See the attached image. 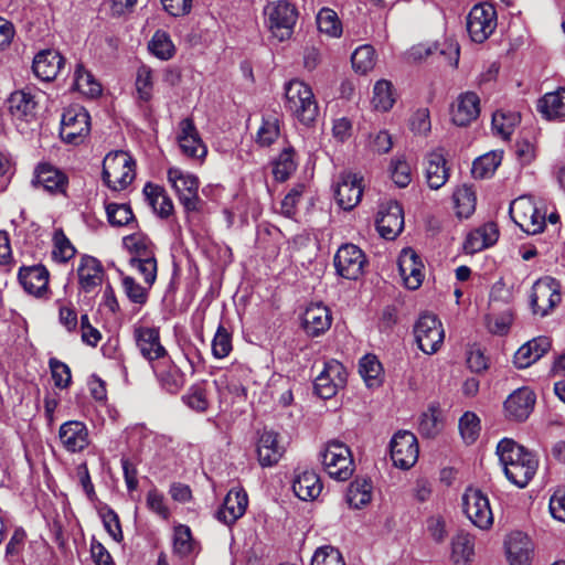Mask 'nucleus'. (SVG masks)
I'll use <instances>...</instances> for the list:
<instances>
[{
  "mask_svg": "<svg viewBox=\"0 0 565 565\" xmlns=\"http://www.w3.org/2000/svg\"><path fill=\"white\" fill-rule=\"evenodd\" d=\"M390 450L394 466L407 470L418 459L419 448L417 438L408 430H399L393 436Z\"/></svg>",
  "mask_w": 565,
  "mask_h": 565,
  "instance_id": "14",
  "label": "nucleus"
},
{
  "mask_svg": "<svg viewBox=\"0 0 565 565\" xmlns=\"http://www.w3.org/2000/svg\"><path fill=\"white\" fill-rule=\"evenodd\" d=\"M265 15L275 36L282 41L291 35L297 21V11L291 3L284 0L271 2L266 6Z\"/></svg>",
  "mask_w": 565,
  "mask_h": 565,
  "instance_id": "13",
  "label": "nucleus"
},
{
  "mask_svg": "<svg viewBox=\"0 0 565 565\" xmlns=\"http://www.w3.org/2000/svg\"><path fill=\"white\" fill-rule=\"evenodd\" d=\"M150 52L160 60H169L173 56L174 45L164 31H157L148 44Z\"/></svg>",
  "mask_w": 565,
  "mask_h": 565,
  "instance_id": "53",
  "label": "nucleus"
},
{
  "mask_svg": "<svg viewBox=\"0 0 565 565\" xmlns=\"http://www.w3.org/2000/svg\"><path fill=\"white\" fill-rule=\"evenodd\" d=\"M173 550L180 556H188L195 550V543L192 539L189 526L180 524L174 529Z\"/></svg>",
  "mask_w": 565,
  "mask_h": 565,
  "instance_id": "55",
  "label": "nucleus"
},
{
  "mask_svg": "<svg viewBox=\"0 0 565 565\" xmlns=\"http://www.w3.org/2000/svg\"><path fill=\"white\" fill-rule=\"evenodd\" d=\"M34 188H42L50 194H65L68 185L67 175L49 163H40L32 179Z\"/></svg>",
  "mask_w": 565,
  "mask_h": 565,
  "instance_id": "22",
  "label": "nucleus"
},
{
  "mask_svg": "<svg viewBox=\"0 0 565 565\" xmlns=\"http://www.w3.org/2000/svg\"><path fill=\"white\" fill-rule=\"evenodd\" d=\"M81 288L85 292L93 291L98 287L104 277V269L100 262L93 256H84L77 269Z\"/></svg>",
  "mask_w": 565,
  "mask_h": 565,
  "instance_id": "33",
  "label": "nucleus"
},
{
  "mask_svg": "<svg viewBox=\"0 0 565 565\" xmlns=\"http://www.w3.org/2000/svg\"><path fill=\"white\" fill-rule=\"evenodd\" d=\"M536 396L530 387L513 391L504 402L505 415L515 422L525 420L533 412Z\"/></svg>",
  "mask_w": 565,
  "mask_h": 565,
  "instance_id": "23",
  "label": "nucleus"
},
{
  "mask_svg": "<svg viewBox=\"0 0 565 565\" xmlns=\"http://www.w3.org/2000/svg\"><path fill=\"white\" fill-rule=\"evenodd\" d=\"M247 505L248 497L246 491L242 488H233L227 492L215 516L220 522L233 525L245 514Z\"/></svg>",
  "mask_w": 565,
  "mask_h": 565,
  "instance_id": "24",
  "label": "nucleus"
},
{
  "mask_svg": "<svg viewBox=\"0 0 565 565\" xmlns=\"http://www.w3.org/2000/svg\"><path fill=\"white\" fill-rule=\"evenodd\" d=\"M8 108L18 127L38 119L39 102L30 90L13 92L8 99Z\"/></svg>",
  "mask_w": 565,
  "mask_h": 565,
  "instance_id": "17",
  "label": "nucleus"
},
{
  "mask_svg": "<svg viewBox=\"0 0 565 565\" xmlns=\"http://www.w3.org/2000/svg\"><path fill=\"white\" fill-rule=\"evenodd\" d=\"M359 372L367 387H377L381 385L383 369L375 355H364L360 360Z\"/></svg>",
  "mask_w": 565,
  "mask_h": 565,
  "instance_id": "41",
  "label": "nucleus"
},
{
  "mask_svg": "<svg viewBox=\"0 0 565 565\" xmlns=\"http://www.w3.org/2000/svg\"><path fill=\"white\" fill-rule=\"evenodd\" d=\"M456 214L460 218L469 217L476 209V195L471 188L462 185L452 194Z\"/></svg>",
  "mask_w": 565,
  "mask_h": 565,
  "instance_id": "44",
  "label": "nucleus"
},
{
  "mask_svg": "<svg viewBox=\"0 0 565 565\" xmlns=\"http://www.w3.org/2000/svg\"><path fill=\"white\" fill-rule=\"evenodd\" d=\"M89 119L88 113L83 107L65 109L60 129L62 140L71 145L82 143L89 132Z\"/></svg>",
  "mask_w": 565,
  "mask_h": 565,
  "instance_id": "11",
  "label": "nucleus"
},
{
  "mask_svg": "<svg viewBox=\"0 0 565 565\" xmlns=\"http://www.w3.org/2000/svg\"><path fill=\"white\" fill-rule=\"evenodd\" d=\"M317 25L320 32L330 36H340L342 29L337 13L328 8H323L317 15Z\"/></svg>",
  "mask_w": 565,
  "mask_h": 565,
  "instance_id": "57",
  "label": "nucleus"
},
{
  "mask_svg": "<svg viewBox=\"0 0 565 565\" xmlns=\"http://www.w3.org/2000/svg\"><path fill=\"white\" fill-rule=\"evenodd\" d=\"M248 377V370L242 365L233 366L225 374L214 381L221 398L230 395L232 402L245 401L247 390L244 381Z\"/></svg>",
  "mask_w": 565,
  "mask_h": 565,
  "instance_id": "19",
  "label": "nucleus"
},
{
  "mask_svg": "<svg viewBox=\"0 0 565 565\" xmlns=\"http://www.w3.org/2000/svg\"><path fill=\"white\" fill-rule=\"evenodd\" d=\"M497 455L507 479L519 488H525L536 475L539 459L513 439L503 438L497 446Z\"/></svg>",
  "mask_w": 565,
  "mask_h": 565,
  "instance_id": "1",
  "label": "nucleus"
},
{
  "mask_svg": "<svg viewBox=\"0 0 565 565\" xmlns=\"http://www.w3.org/2000/svg\"><path fill=\"white\" fill-rule=\"evenodd\" d=\"M232 349V334L224 326L220 324L212 341V354L215 359H224Z\"/></svg>",
  "mask_w": 565,
  "mask_h": 565,
  "instance_id": "59",
  "label": "nucleus"
},
{
  "mask_svg": "<svg viewBox=\"0 0 565 565\" xmlns=\"http://www.w3.org/2000/svg\"><path fill=\"white\" fill-rule=\"evenodd\" d=\"M372 499V483L365 479L353 481L347 493L348 503L355 508L361 509L371 502Z\"/></svg>",
  "mask_w": 565,
  "mask_h": 565,
  "instance_id": "45",
  "label": "nucleus"
},
{
  "mask_svg": "<svg viewBox=\"0 0 565 565\" xmlns=\"http://www.w3.org/2000/svg\"><path fill=\"white\" fill-rule=\"evenodd\" d=\"M441 149L431 151L427 156L426 179L433 190L440 189L449 178V169Z\"/></svg>",
  "mask_w": 565,
  "mask_h": 565,
  "instance_id": "34",
  "label": "nucleus"
},
{
  "mask_svg": "<svg viewBox=\"0 0 565 565\" xmlns=\"http://www.w3.org/2000/svg\"><path fill=\"white\" fill-rule=\"evenodd\" d=\"M479 113L480 99L473 92L461 93L450 107L452 122L461 127L477 119Z\"/></svg>",
  "mask_w": 565,
  "mask_h": 565,
  "instance_id": "26",
  "label": "nucleus"
},
{
  "mask_svg": "<svg viewBox=\"0 0 565 565\" xmlns=\"http://www.w3.org/2000/svg\"><path fill=\"white\" fill-rule=\"evenodd\" d=\"M135 166L126 151L109 152L103 161V181L113 191L125 190L136 177Z\"/></svg>",
  "mask_w": 565,
  "mask_h": 565,
  "instance_id": "4",
  "label": "nucleus"
},
{
  "mask_svg": "<svg viewBox=\"0 0 565 565\" xmlns=\"http://www.w3.org/2000/svg\"><path fill=\"white\" fill-rule=\"evenodd\" d=\"M168 181L186 212H195L200 209V181L196 175L173 167L168 170Z\"/></svg>",
  "mask_w": 565,
  "mask_h": 565,
  "instance_id": "6",
  "label": "nucleus"
},
{
  "mask_svg": "<svg viewBox=\"0 0 565 565\" xmlns=\"http://www.w3.org/2000/svg\"><path fill=\"white\" fill-rule=\"evenodd\" d=\"M143 194L158 216L167 218L172 214L173 203L163 188L149 182L143 188Z\"/></svg>",
  "mask_w": 565,
  "mask_h": 565,
  "instance_id": "37",
  "label": "nucleus"
},
{
  "mask_svg": "<svg viewBox=\"0 0 565 565\" xmlns=\"http://www.w3.org/2000/svg\"><path fill=\"white\" fill-rule=\"evenodd\" d=\"M537 108L547 119L565 118V88L545 94L539 99Z\"/></svg>",
  "mask_w": 565,
  "mask_h": 565,
  "instance_id": "39",
  "label": "nucleus"
},
{
  "mask_svg": "<svg viewBox=\"0 0 565 565\" xmlns=\"http://www.w3.org/2000/svg\"><path fill=\"white\" fill-rule=\"evenodd\" d=\"M58 437L63 447L70 452L84 450L89 444L88 429L83 422L68 420L61 425Z\"/></svg>",
  "mask_w": 565,
  "mask_h": 565,
  "instance_id": "28",
  "label": "nucleus"
},
{
  "mask_svg": "<svg viewBox=\"0 0 565 565\" xmlns=\"http://www.w3.org/2000/svg\"><path fill=\"white\" fill-rule=\"evenodd\" d=\"M292 490L302 501L315 500L322 491L320 477L315 471H302L295 478Z\"/></svg>",
  "mask_w": 565,
  "mask_h": 565,
  "instance_id": "35",
  "label": "nucleus"
},
{
  "mask_svg": "<svg viewBox=\"0 0 565 565\" xmlns=\"http://www.w3.org/2000/svg\"><path fill=\"white\" fill-rule=\"evenodd\" d=\"M352 67L361 73L365 74L371 71L375 65V51L371 45L359 46L351 56Z\"/></svg>",
  "mask_w": 565,
  "mask_h": 565,
  "instance_id": "54",
  "label": "nucleus"
},
{
  "mask_svg": "<svg viewBox=\"0 0 565 565\" xmlns=\"http://www.w3.org/2000/svg\"><path fill=\"white\" fill-rule=\"evenodd\" d=\"M561 299L559 284L556 279L543 277L533 284L530 306L534 315L540 317L550 315L561 302Z\"/></svg>",
  "mask_w": 565,
  "mask_h": 565,
  "instance_id": "7",
  "label": "nucleus"
},
{
  "mask_svg": "<svg viewBox=\"0 0 565 565\" xmlns=\"http://www.w3.org/2000/svg\"><path fill=\"white\" fill-rule=\"evenodd\" d=\"M395 103L391 82L380 79L373 89L372 105L379 111H388Z\"/></svg>",
  "mask_w": 565,
  "mask_h": 565,
  "instance_id": "47",
  "label": "nucleus"
},
{
  "mask_svg": "<svg viewBox=\"0 0 565 565\" xmlns=\"http://www.w3.org/2000/svg\"><path fill=\"white\" fill-rule=\"evenodd\" d=\"M311 565H345L340 551L331 545H323L316 550Z\"/></svg>",
  "mask_w": 565,
  "mask_h": 565,
  "instance_id": "60",
  "label": "nucleus"
},
{
  "mask_svg": "<svg viewBox=\"0 0 565 565\" xmlns=\"http://www.w3.org/2000/svg\"><path fill=\"white\" fill-rule=\"evenodd\" d=\"M551 348L547 337H539L527 341L514 354V364L518 369L529 367L540 360Z\"/></svg>",
  "mask_w": 565,
  "mask_h": 565,
  "instance_id": "32",
  "label": "nucleus"
},
{
  "mask_svg": "<svg viewBox=\"0 0 565 565\" xmlns=\"http://www.w3.org/2000/svg\"><path fill=\"white\" fill-rule=\"evenodd\" d=\"M330 310L321 303L309 305L302 315V328L309 337H319L331 327Z\"/></svg>",
  "mask_w": 565,
  "mask_h": 565,
  "instance_id": "29",
  "label": "nucleus"
},
{
  "mask_svg": "<svg viewBox=\"0 0 565 565\" xmlns=\"http://www.w3.org/2000/svg\"><path fill=\"white\" fill-rule=\"evenodd\" d=\"M53 258L60 263H66L74 257L76 250L62 230H56L53 235Z\"/></svg>",
  "mask_w": 565,
  "mask_h": 565,
  "instance_id": "56",
  "label": "nucleus"
},
{
  "mask_svg": "<svg viewBox=\"0 0 565 565\" xmlns=\"http://www.w3.org/2000/svg\"><path fill=\"white\" fill-rule=\"evenodd\" d=\"M124 245L130 253L129 265L142 277L145 284L152 286L157 279V259L153 244L140 234H134L124 238Z\"/></svg>",
  "mask_w": 565,
  "mask_h": 565,
  "instance_id": "3",
  "label": "nucleus"
},
{
  "mask_svg": "<svg viewBox=\"0 0 565 565\" xmlns=\"http://www.w3.org/2000/svg\"><path fill=\"white\" fill-rule=\"evenodd\" d=\"M296 168L297 163L294 159V150L291 148H286L274 161L273 174L277 181L284 182L289 179Z\"/></svg>",
  "mask_w": 565,
  "mask_h": 565,
  "instance_id": "52",
  "label": "nucleus"
},
{
  "mask_svg": "<svg viewBox=\"0 0 565 565\" xmlns=\"http://www.w3.org/2000/svg\"><path fill=\"white\" fill-rule=\"evenodd\" d=\"M136 88L139 100L148 103L152 97V72L147 66L138 68Z\"/></svg>",
  "mask_w": 565,
  "mask_h": 565,
  "instance_id": "64",
  "label": "nucleus"
},
{
  "mask_svg": "<svg viewBox=\"0 0 565 565\" xmlns=\"http://www.w3.org/2000/svg\"><path fill=\"white\" fill-rule=\"evenodd\" d=\"M519 120L520 116L514 111L498 110L492 116V129L503 139H509Z\"/></svg>",
  "mask_w": 565,
  "mask_h": 565,
  "instance_id": "49",
  "label": "nucleus"
},
{
  "mask_svg": "<svg viewBox=\"0 0 565 565\" xmlns=\"http://www.w3.org/2000/svg\"><path fill=\"white\" fill-rule=\"evenodd\" d=\"M414 333L418 348L426 354L437 352L445 338L441 322L436 316L429 313L419 317L414 327Z\"/></svg>",
  "mask_w": 565,
  "mask_h": 565,
  "instance_id": "12",
  "label": "nucleus"
},
{
  "mask_svg": "<svg viewBox=\"0 0 565 565\" xmlns=\"http://www.w3.org/2000/svg\"><path fill=\"white\" fill-rule=\"evenodd\" d=\"M183 403L194 412L205 413L210 407L207 391L203 384L192 385L182 396Z\"/></svg>",
  "mask_w": 565,
  "mask_h": 565,
  "instance_id": "51",
  "label": "nucleus"
},
{
  "mask_svg": "<svg viewBox=\"0 0 565 565\" xmlns=\"http://www.w3.org/2000/svg\"><path fill=\"white\" fill-rule=\"evenodd\" d=\"M153 372L161 385L168 393L175 394L184 385L185 379L183 372L174 364L168 363L162 366H152Z\"/></svg>",
  "mask_w": 565,
  "mask_h": 565,
  "instance_id": "38",
  "label": "nucleus"
},
{
  "mask_svg": "<svg viewBox=\"0 0 565 565\" xmlns=\"http://www.w3.org/2000/svg\"><path fill=\"white\" fill-rule=\"evenodd\" d=\"M321 462L327 473L334 480L347 481L354 471L350 448L339 441L330 440L321 452Z\"/></svg>",
  "mask_w": 565,
  "mask_h": 565,
  "instance_id": "5",
  "label": "nucleus"
},
{
  "mask_svg": "<svg viewBox=\"0 0 565 565\" xmlns=\"http://www.w3.org/2000/svg\"><path fill=\"white\" fill-rule=\"evenodd\" d=\"M418 429L425 437H434L438 434L440 430V422L437 407L430 406L422 414Z\"/></svg>",
  "mask_w": 565,
  "mask_h": 565,
  "instance_id": "63",
  "label": "nucleus"
},
{
  "mask_svg": "<svg viewBox=\"0 0 565 565\" xmlns=\"http://www.w3.org/2000/svg\"><path fill=\"white\" fill-rule=\"evenodd\" d=\"M74 86L78 92L89 97H97L102 93L100 84L82 64H77L74 71Z\"/></svg>",
  "mask_w": 565,
  "mask_h": 565,
  "instance_id": "46",
  "label": "nucleus"
},
{
  "mask_svg": "<svg viewBox=\"0 0 565 565\" xmlns=\"http://www.w3.org/2000/svg\"><path fill=\"white\" fill-rule=\"evenodd\" d=\"M362 178L356 173L343 172L339 177L334 196L340 207L350 211L361 201L363 194Z\"/></svg>",
  "mask_w": 565,
  "mask_h": 565,
  "instance_id": "21",
  "label": "nucleus"
},
{
  "mask_svg": "<svg viewBox=\"0 0 565 565\" xmlns=\"http://www.w3.org/2000/svg\"><path fill=\"white\" fill-rule=\"evenodd\" d=\"M65 63L60 52L47 49L40 51L33 58L32 70L34 75L44 82L56 78Z\"/></svg>",
  "mask_w": 565,
  "mask_h": 565,
  "instance_id": "27",
  "label": "nucleus"
},
{
  "mask_svg": "<svg viewBox=\"0 0 565 565\" xmlns=\"http://www.w3.org/2000/svg\"><path fill=\"white\" fill-rule=\"evenodd\" d=\"M121 284L126 296L131 302L143 306L148 301L149 289L151 286L148 285V287H143L130 276H124Z\"/></svg>",
  "mask_w": 565,
  "mask_h": 565,
  "instance_id": "58",
  "label": "nucleus"
},
{
  "mask_svg": "<svg viewBox=\"0 0 565 565\" xmlns=\"http://www.w3.org/2000/svg\"><path fill=\"white\" fill-rule=\"evenodd\" d=\"M502 151H490L477 158L472 163V175L477 179H486L491 177L502 161Z\"/></svg>",
  "mask_w": 565,
  "mask_h": 565,
  "instance_id": "40",
  "label": "nucleus"
},
{
  "mask_svg": "<svg viewBox=\"0 0 565 565\" xmlns=\"http://www.w3.org/2000/svg\"><path fill=\"white\" fill-rule=\"evenodd\" d=\"M285 447L279 440V435L273 430H264L258 439L257 456L262 467H271L282 457Z\"/></svg>",
  "mask_w": 565,
  "mask_h": 565,
  "instance_id": "30",
  "label": "nucleus"
},
{
  "mask_svg": "<svg viewBox=\"0 0 565 565\" xmlns=\"http://www.w3.org/2000/svg\"><path fill=\"white\" fill-rule=\"evenodd\" d=\"M280 135L279 119L276 115L263 117V122L257 130L256 142L262 147L274 143Z\"/></svg>",
  "mask_w": 565,
  "mask_h": 565,
  "instance_id": "48",
  "label": "nucleus"
},
{
  "mask_svg": "<svg viewBox=\"0 0 565 565\" xmlns=\"http://www.w3.org/2000/svg\"><path fill=\"white\" fill-rule=\"evenodd\" d=\"M465 515L480 530H488L493 524V513L489 498L479 489L468 488L462 495Z\"/></svg>",
  "mask_w": 565,
  "mask_h": 565,
  "instance_id": "9",
  "label": "nucleus"
},
{
  "mask_svg": "<svg viewBox=\"0 0 565 565\" xmlns=\"http://www.w3.org/2000/svg\"><path fill=\"white\" fill-rule=\"evenodd\" d=\"M391 179L398 188H406L412 181V168L405 156H395L388 166Z\"/></svg>",
  "mask_w": 565,
  "mask_h": 565,
  "instance_id": "50",
  "label": "nucleus"
},
{
  "mask_svg": "<svg viewBox=\"0 0 565 565\" xmlns=\"http://www.w3.org/2000/svg\"><path fill=\"white\" fill-rule=\"evenodd\" d=\"M106 214L108 222L114 226H124L134 220L128 204L109 203L106 205Z\"/></svg>",
  "mask_w": 565,
  "mask_h": 565,
  "instance_id": "62",
  "label": "nucleus"
},
{
  "mask_svg": "<svg viewBox=\"0 0 565 565\" xmlns=\"http://www.w3.org/2000/svg\"><path fill=\"white\" fill-rule=\"evenodd\" d=\"M475 556V536L459 531L451 540V559L455 565H470Z\"/></svg>",
  "mask_w": 565,
  "mask_h": 565,
  "instance_id": "36",
  "label": "nucleus"
},
{
  "mask_svg": "<svg viewBox=\"0 0 565 565\" xmlns=\"http://www.w3.org/2000/svg\"><path fill=\"white\" fill-rule=\"evenodd\" d=\"M459 430L467 444L473 443L480 431V420L478 416L471 412H466L459 419Z\"/></svg>",
  "mask_w": 565,
  "mask_h": 565,
  "instance_id": "61",
  "label": "nucleus"
},
{
  "mask_svg": "<svg viewBox=\"0 0 565 565\" xmlns=\"http://www.w3.org/2000/svg\"><path fill=\"white\" fill-rule=\"evenodd\" d=\"M366 264V258L361 248L353 244L341 246L334 256L337 273L345 279H358Z\"/></svg>",
  "mask_w": 565,
  "mask_h": 565,
  "instance_id": "16",
  "label": "nucleus"
},
{
  "mask_svg": "<svg viewBox=\"0 0 565 565\" xmlns=\"http://www.w3.org/2000/svg\"><path fill=\"white\" fill-rule=\"evenodd\" d=\"M535 209L532 196L521 195L511 202L510 215L519 227L529 228L527 217L531 216V213L535 212Z\"/></svg>",
  "mask_w": 565,
  "mask_h": 565,
  "instance_id": "43",
  "label": "nucleus"
},
{
  "mask_svg": "<svg viewBox=\"0 0 565 565\" xmlns=\"http://www.w3.org/2000/svg\"><path fill=\"white\" fill-rule=\"evenodd\" d=\"M26 542V532L23 527H15L10 540L6 545L4 562L7 565H17L22 563V555Z\"/></svg>",
  "mask_w": 565,
  "mask_h": 565,
  "instance_id": "42",
  "label": "nucleus"
},
{
  "mask_svg": "<svg viewBox=\"0 0 565 565\" xmlns=\"http://www.w3.org/2000/svg\"><path fill=\"white\" fill-rule=\"evenodd\" d=\"M348 372L337 360L324 362L322 371L315 379V393L323 398L333 397L347 384Z\"/></svg>",
  "mask_w": 565,
  "mask_h": 565,
  "instance_id": "10",
  "label": "nucleus"
},
{
  "mask_svg": "<svg viewBox=\"0 0 565 565\" xmlns=\"http://www.w3.org/2000/svg\"><path fill=\"white\" fill-rule=\"evenodd\" d=\"M404 228L403 207L396 201L382 204L376 217V230L385 239H394Z\"/></svg>",
  "mask_w": 565,
  "mask_h": 565,
  "instance_id": "18",
  "label": "nucleus"
},
{
  "mask_svg": "<svg viewBox=\"0 0 565 565\" xmlns=\"http://www.w3.org/2000/svg\"><path fill=\"white\" fill-rule=\"evenodd\" d=\"M285 108L306 126L312 124L319 113L311 87L299 79H291L285 84Z\"/></svg>",
  "mask_w": 565,
  "mask_h": 565,
  "instance_id": "2",
  "label": "nucleus"
},
{
  "mask_svg": "<svg viewBox=\"0 0 565 565\" xmlns=\"http://www.w3.org/2000/svg\"><path fill=\"white\" fill-rule=\"evenodd\" d=\"M18 278L23 289L34 296H42L47 290L49 271L43 265L21 267Z\"/></svg>",
  "mask_w": 565,
  "mask_h": 565,
  "instance_id": "31",
  "label": "nucleus"
},
{
  "mask_svg": "<svg viewBox=\"0 0 565 565\" xmlns=\"http://www.w3.org/2000/svg\"><path fill=\"white\" fill-rule=\"evenodd\" d=\"M134 338L140 354L149 362L167 356V350L160 342L159 328L143 326L135 327Z\"/></svg>",
  "mask_w": 565,
  "mask_h": 565,
  "instance_id": "20",
  "label": "nucleus"
},
{
  "mask_svg": "<svg viewBox=\"0 0 565 565\" xmlns=\"http://www.w3.org/2000/svg\"><path fill=\"white\" fill-rule=\"evenodd\" d=\"M504 545L510 565H531L534 545L525 533L511 532L507 536Z\"/></svg>",
  "mask_w": 565,
  "mask_h": 565,
  "instance_id": "25",
  "label": "nucleus"
},
{
  "mask_svg": "<svg viewBox=\"0 0 565 565\" xmlns=\"http://www.w3.org/2000/svg\"><path fill=\"white\" fill-rule=\"evenodd\" d=\"M497 28V11L490 3H478L467 17V31L476 43H483Z\"/></svg>",
  "mask_w": 565,
  "mask_h": 565,
  "instance_id": "8",
  "label": "nucleus"
},
{
  "mask_svg": "<svg viewBox=\"0 0 565 565\" xmlns=\"http://www.w3.org/2000/svg\"><path fill=\"white\" fill-rule=\"evenodd\" d=\"M177 141L183 156L195 162H203L207 153V148L192 118H184L179 122Z\"/></svg>",
  "mask_w": 565,
  "mask_h": 565,
  "instance_id": "15",
  "label": "nucleus"
}]
</instances>
